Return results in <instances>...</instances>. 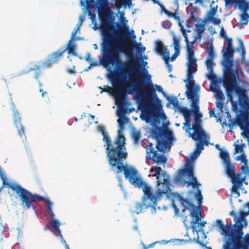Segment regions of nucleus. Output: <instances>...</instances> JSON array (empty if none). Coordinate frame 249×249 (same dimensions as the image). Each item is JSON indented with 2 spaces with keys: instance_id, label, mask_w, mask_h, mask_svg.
<instances>
[{
  "instance_id": "dca6fc26",
  "label": "nucleus",
  "mask_w": 249,
  "mask_h": 249,
  "mask_svg": "<svg viewBox=\"0 0 249 249\" xmlns=\"http://www.w3.org/2000/svg\"><path fill=\"white\" fill-rule=\"evenodd\" d=\"M215 146L218 150H220V157L222 160L225 171L227 175L231 178V180L236 174L235 173L234 166L231 162L229 153L227 151L222 150L219 145L216 144Z\"/></svg>"
},
{
  "instance_id": "39448f33",
  "label": "nucleus",
  "mask_w": 249,
  "mask_h": 249,
  "mask_svg": "<svg viewBox=\"0 0 249 249\" xmlns=\"http://www.w3.org/2000/svg\"><path fill=\"white\" fill-rule=\"evenodd\" d=\"M7 186L20 197L21 205L26 209H28L33 206V202L37 203L43 201L44 197L32 194L27 190L23 188L20 185L16 183H10L7 184Z\"/></svg>"
},
{
  "instance_id": "aec40b11",
  "label": "nucleus",
  "mask_w": 249,
  "mask_h": 249,
  "mask_svg": "<svg viewBox=\"0 0 249 249\" xmlns=\"http://www.w3.org/2000/svg\"><path fill=\"white\" fill-rule=\"evenodd\" d=\"M101 63L104 67L107 68L108 71L110 69V64H115L116 69L119 71H123L127 68L126 63L121 60L119 57H116L114 54V57L109 59L108 63H106L103 61V59L101 60Z\"/></svg>"
},
{
  "instance_id": "5701e85b",
  "label": "nucleus",
  "mask_w": 249,
  "mask_h": 249,
  "mask_svg": "<svg viewBox=\"0 0 249 249\" xmlns=\"http://www.w3.org/2000/svg\"><path fill=\"white\" fill-rule=\"evenodd\" d=\"M179 26L180 27V31L182 36L184 38V41L186 43V48L187 52V57L192 58L195 57V52L193 50V45L190 43L186 30L184 28L183 25L179 23Z\"/></svg>"
},
{
  "instance_id": "4d7b16f0",
  "label": "nucleus",
  "mask_w": 249,
  "mask_h": 249,
  "mask_svg": "<svg viewBox=\"0 0 249 249\" xmlns=\"http://www.w3.org/2000/svg\"><path fill=\"white\" fill-rule=\"evenodd\" d=\"M135 44L139 47V48L137 49V52L139 55L142 56V53H144L145 51V48L142 46L141 42L135 43Z\"/></svg>"
},
{
  "instance_id": "a878e982",
  "label": "nucleus",
  "mask_w": 249,
  "mask_h": 249,
  "mask_svg": "<svg viewBox=\"0 0 249 249\" xmlns=\"http://www.w3.org/2000/svg\"><path fill=\"white\" fill-rule=\"evenodd\" d=\"M193 168L194 162L188 160L184 165V168L179 169L178 174L179 175L185 174L188 177H193L194 175Z\"/></svg>"
},
{
  "instance_id": "72a5a7b5",
  "label": "nucleus",
  "mask_w": 249,
  "mask_h": 249,
  "mask_svg": "<svg viewBox=\"0 0 249 249\" xmlns=\"http://www.w3.org/2000/svg\"><path fill=\"white\" fill-rule=\"evenodd\" d=\"M236 3L238 5V9L242 12H249V1L246 0H237Z\"/></svg>"
},
{
  "instance_id": "bb28decb",
  "label": "nucleus",
  "mask_w": 249,
  "mask_h": 249,
  "mask_svg": "<svg viewBox=\"0 0 249 249\" xmlns=\"http://www.w3.org/2000/svg\"><path fill=\"white\" fill-rule=\"evenodd\" d=\"M249 215V210L247 212H240V216L236 219V222L233 224V227L238 229L239 226H242V228L247 226V222L246 220V217Z\"/></svg>"
},
{
  "instance_id": "4468645a",
  "label": "nucleus",
  "mask_w": 249,
  "mask_h": 249,
  "mask_svg": "<svg viewBox=\"0 0 249 249\" xmlns=\"http://www.w3.org/2000/svg\"><path fill=\"white\" fill-rule=\"evenodd\" d=\"M127 94L133 95V97L138 107L144 106L145 105L144 99L147 98L146 93H143L140 90L138 83L134 82L126 88Z\"/></svg>"
},
{
  "instance_id": "7c9ffc66",
  "label": "nucleus",
  "mask_w": 249,
  "mask_h": 249,
  "mask_svg": "<svg viewBox=\"0 0 249 249\" xmlns=\"http://www.w3.org/2000/svg\"><path fill=\"white\" fill-rule=\"evenodd\" d=\"M97 7H94L92 9H87L86 8L82 7V10L84 14L88 13L89 18L91 19V22L94 25V29L97 30L100 28V26H98L96 20V14L94 13Z\"/></svg>"
},
{
  "instance_id": "9b49d317",
  "label": "nucleus",
  "mask_w": 249,
  "mask_h": 249,
  "mask_svg": "<svg viewBox=\"0 0 249 249\" xmlns=\"http://www.w3.org/2000/svg\"><path fill=\"white\" fill-rule=\"evenodd\" d=\"M151 137L155 140H175L174 133L172 130L164 125L163 127H159L155 125L151 129Z\"/></svg>"
},
{
  "instance_id": "f8f14e48",
  "label": "nucleus",
  "mask_w": 249,
  "mask_h": 249,
  "mask_svg": "<svg viewBox=\"0 0 249 249\" xmlns=\"http://www.w3.org/2000/svg\"><path fill=\"white\" fill-rule=\"evenodd\" d=\"M198 118L195 117L194 123L193 124V132H189V136L193 140H208L210 139L209 135L201 126L200 118L202 117V114L198 113Z\"/></svg>"
},
{
  "instance_id": "1a4fd4ad",
  "label": "nucleus",
  "mask_w": 249,
  "mask_h": 249,
  "mask_svg": "<svg viewBox=\"0 0 249 249\" xmlns=\"http://www.w3.org/2000/svg\"><path fill=\"white\" fill-rule=\"evenodd\" d=\"M231 89H227V95L233 110L237 111L239 110V106L243 103L245 98H247L248 96L244 95L245 90L237 83L236 84H231Z\"/></svg>"
},
{
  "instance_id": "6e6d98bb",
  "label": "nucleus",
  "mask_w": 249,
  "mask_h": 249,
  "mask_svg": "<svg viewBox=\"0 0 249 249\" xmlns=\"http://www.w3.org/2000/svg\"><path fill=\"white\" fill-rule=\"evenodd\" d=\"M205 64L207 66V70L213 69L215 63L213 61V60L207 59L205 61Z\"/></svg>"
},
{
  "instance_id": "774afa93",
  "label": "nucleus",
  "mask_w": 249,
  "mask_h": 249,
  "mask_svg": "<svg viewBox=\"0 0 249 249\" xmlns=\"http://www.w3.org/2000/svg\"><path fill=\"white\" fill-rule=\"evenodd\" d=\"M195 196H196V198L197 199L199 203H201V202L203 199V196H202V195L201 194V191H200V190H199V189L197 190Z\"/></svg>"
},
{
  "instance_id": "3c124183",
  "label": "nucleus",
  "mask_w": 249,
  "mask_h": 249,
  "mask_svg": "<svg viewBox=\"0 0 249 249\" xmlns=\"http://www.w3.org/2000/svg\"><path fill=\"white\" fill-rule=\"evenodd\" d=\"M234 145L235 146V153H243L244 148L245 146V144H238L234 142Z\"/></svg>"
},
{
  "instance_id": "6ab92c4d",
  "label": "nucleus",
  "mask_w": 249,
  "mask_h": 249,
  "mask_svg": "<svg viewBox=\"0 0 249 249\" xmlns=\"http://www.w3.org/2000/svg\"><path fill=\"white\" fill-rule=\"evenodd\" d=\"M233 60H222L221 64L224 68V73L228 76L231 84H236L237 83V75L232 69Z\"/></svg>"
},
{
  "instance_id": "0eeeda50",
  "label": "nucleus",
  "mask_w": 249,
  "mask_h": 249,
  "mask_svg": "<svg viewBox=\"0 0 249 249\" xmlns=\"http://www.w3.org/2000/svg\"><path fill=\"white\" fill-rule=\"evenodd\" d=\"M243 228L240 225L230 238H228L223 246L224 249H249V234L243 238Z\"/></svg>"
},
{
  "instance_id": "4be33fe9",
  "label": "nucleus",
  "mask_w": 249,
  "mask_h": 249,
  "mask_svg": "<svg viewBox=\"0 0 249 249\" xmlns=\"http://www.w3.org/2000/svg\"><path fill=\"white\" fill-rule=\"evenodd\" d=\"M60 224L58 220H53L47 223L46 227L49 229L56 236L60 237L61 241L66 243L63 239V236L61 233V230L59 229Z\"/></svg>"
},
{
  "instance_id": "6e6552de",
  "label": "nucleus",
  "mask_w": 249,
  "mask_h": 249,
  "mask_svg": "<svg viewBox=\"0 0 249 249\" xmlns=\"http://www.w3.org/2000/svg\"><path fill=\"white\" fill-rule=\"evenodd\" d=\"M65 52L66 49H59L55 52H53L47 55L45 61L40 63V66L35 65L32 68L23 69L17 72L16 76H20L23 74H26L31 71L39 69L40 68L44 69L50 68L53 64H57L59 62Z\"/></svg>"
},
{
  "instance_id": "f3484780",
  "label": "nucleus",
  "mask_w": 249,
  "mask_h": 249,
  "mask_svg": "<svg viewBox=\"0 0 249 249\" xmlns=\"http://www.w3.org/2000/svg\"><path fill=\"white\" fill-rule=\"evenodd\" d=\"M200 87L198 85L193 86V88L187 89L185 92L186 96L191 102L192 110L194 112H199V107L198 101L199 98Z\"/></svg>"
},
{
  "instance_id": "58836bf2",
  "label": "nucleus",
  "mask_w": 249,
  "mask_h": 249,
  "mask_svg": "<svg viewBox=\"0 0 249 249\" xmlns=\"http://www.w3.org/2000/svg\"><path fill=\"white\" fill-rule=\"evenodd\" d=\"M97 131L99 133H100L103 136V140H110L108 133L106 130V128L103 125H99L97 128Z\"/></svg>"
},
{
  "instance_id": "49530a36",
  "label": "nucleus",
  "mask_w": 249,
  "mask_h": 249,
  "mask_svg": "<svg viewBox=\"0 0 249 249\" xmlns=\"http://www.w3.org/2000/svg\"><path fill=\"white\" fill-rule=\"evenodd\" d=\"M211 84L210 85V89L211 91L213 92H215L220 90L218 86V82L216 79L211 80Z\"/></svg>"
},
{
  "instance_id": "37998d69",
  "label": "nucleus",
  "mask_w": 249,
  "mask_h": 249,
  "mask_svg": "<svg viewBox=\"0 0 249 249\" xmlns=\"http://www.w3.org/2000/svg\"><path fill=\"white\" fill-rule=\"evenodd\" d=\"M217 7H212L210 10L208 11L206 16V19L208 21L211 18L214 17L216 14Z\"/></svg>"
},
{
  "instance_id": "338daca9",
  "label": "nucleus",
  "mask_w": 249,
  "mask_h": 249,
  "mask_svg": "<svg viewBox=\"0 0 249 249\" xmlns=\"http://www.w3.org/2000/svg\"><path fill=\"white\" fill-rule=\"evenodd\" d=\"M180 53V51L175 50L174 53L172 55L171 57H170L169 60L170 61H174L176 60L177 57L179 55Z\"/></svg>"
},
{
  "instance_id": "de8ad7c7",
  "label": "nucleus",
  "mask_w": 249,
  "mask_h": 249,
  "mask_svg": "<svg viewBox=\"0 0 249 249\" xmlns=\"http://www.w3.org/2000/svg\"><path fill=\"white\" fill-rule=\"evenodd\" d=\"M249 21V15L247 12H242L241 15L240 22L242 25L247 24Z\"/></svg>"
},
{
  "instance_id": "864d4df0",
  "label": "nucleus",
  "mask_w": 249,
  "mask_h": 249,
  "mask_svg": "<svg viewBox=\"0 0 249 249\" xmlns=\"http://www.w3.org/2000/svg\"><path fill=\"white\" fill-rule=\"evenodd\" d=\"M208 55L207 56V59L213 60L215 56V53L214 52L212 46L208 50Z\"/></svg>"
},
{
  "instance_id": "c03bdc74",
  "label": "nucleus",
  "mask_w": 249,
  "mask_h": 249,
  "mask_svg": "<svg viewBox=\"0 0 249 249\" xmlns=\"http://www.w3.org/2000/svg\"><path fill=\"white\" fill-rule=\"evenodd\" d=\"M240 108L249 113V97L245 98L243 103L239 106Z\"/></svg>"
},
{
  "instance_id": "4c0bfd02",
  "label": "nucleus",
  "mask_w": 249,
  "mask_h": 249,
  "mask_svg": "<svg viewBox=\"0 0 249 249\" xmlns=\"http://www.w3.org/2000/svg\"><path fill=\"white\" fill-rule=\"evenodd\" d=\"M142 75L145 76V78L144 80V85L145 86H147L149 87L150 90L153 88V86H154V84H153L152 82V75L148 72V74H142Z\"/></svg>"
},
{
  "instance_id": "a19ab883",
  "label": "nucleus",
  "mask_w": 249,
  "mask_h": 249,
  "mask_svg": "<svg viewBox=\"0 0 249 249\" xmlns=\"http://www.w3.org/2000/svg\"><path fill=\"white\" fill-rule=\"evenodd\" d=\"M125 111L124 110L121 108L119 107L117 110V115L119 117V121L121 122V123L124 122V123H126V121L127 120V118L125 116Z\"/></svg>"
},
{
  "instance_id": "13d9d810",
  "label": "nucleus",
  "mask_w": 249,
  "mask_h": 249,
  "mask_svg": "<svg viewBox=\"0 0 249 249\" xmlns=\"http://www.w3.org/2000/svg\"><path fill=\"white\" fill-rule=\"evenodd\" d=\"M208 72L206 74V76L208 79L212 80L214 79H216L215 75L214 74L213 72V69L212 70H208Z\"/></svg>"
},
{
  "instance_id": "e433bc0d",
  "label": "nucleus",
  "mask_w": 249,
  "mask_h": 249,
  "mask_svg": "<svg viewBox=\"0 0 249 249\" xmlns=\"http://www.w3.org/2000/svg\"><path fill=\"white\" fill-rule=\"evenodd\" d=\"M238 42L239 43V46L237 48V51L239 52H240L241 51V57H242L241 60L243 63H244L245 62V58H246L245 55H246V53L245 48L244 47L243 42L241 38L238 39Z\"/></svg>"
},
{
  "instance_id": "c9c22d12",
  "label": "nucleus",
  "mask_w": 249,
  "mask_h": 249,
  "mask_svg": "<svg viewBox=\"0 0 249 249\" xmlns=\"http://www.w3.org/2000/svg\"><path fill=\"white\" fill-rule=\"evenodd\" d=\"M237 160H240L241 162L244 163V165H242L241 167V170L243 172H246L247 170H248V160L247 159V157L245 155L244 153H242L240 155L238 156L237 157Z\"/></svg>"
},
{
  "instance_id": "423d86ee",
  "label": "nucleus",
  "mask_w": 249,
  "mask_h": 249,
  "mask_svg": "<svg viewBox=\"0 0 249 249\" xmlns=\"http://www.w3.org/2000/svg\"><path fill=\"white\" fill-rule=\"evenodd\" d=\"M180 201L181 205L183 206L182 210V212H184L187 209L192 208V210L190 213L193 219L191 221V226L193 231L203 232V227L206 223V221L200 222L201 218L203 217L201 212L198 208L190 202L187 199H184L180 197Z\"/></svg>"
},
{
  "instance_id": "412c9836",
  "label": "nucleus",
  "mask_w": 249,
  "mask_h": 249,
  "mask_svg": "<svg viewBox=\"0 0 249 249\" xmlns=\"http://www.w3.org/2000/svg\"><path fill=\"white\" fill-rule=\"evenodd\" d=\"M155 50L157 53L160 55L164 61L169 60L170 52L167 47L160 40L155 42Z\"/></svg>"
},
{
  "instance_id": "f704fd0d",
  "label": "nucleus",
  "mask_w": 249,
  "mask_h": 249,
  "mask_svg": "<svg viewBox=\"0 0 249 249\" xmlns=\"http://www.w3.org/2000/svg\"><path fill=\"white\" fill-rule=\"evenodd\" d=\"M119 123V129L118 131V135L116 136L115 140H126L124 136V122L121 123L119 120H117Z\"/></svg>"
},
{
  "instance_id": "2eb2a0df",
  "label": "nucleus",
  "mask_w": 249,
  "mask_h": 249,
  "mask_svg": "<svg viewBox=\"0 0 249 249\" xmlns=\"http://www.w3.org/2000/svg\"><path fill=\"white\" fill-rule=\"evenodd\" d=\"M187 79L184 80L183 82L186 83V89H188L193 88V86L196 85L193 80L194 76L193 74L197 71V59L195 57H192V58L187 57Z\"/></svg>"
},
{
  "instance_id": "bf43d9fd",
  "label": "nucleus",
  "mask_w": 249,
  "mask_h": 249,
  "mask_svg": "<svg viewBox=\"0 0 249 249\" xmlns=\"http://www.w3.org/2000/svg\"><path fill=\"white\" fill-rule=\"evenodd\" d=\"M119 17L122 25L124 26H125L128 22V20H127L126 18L124 17V13L123 12H120Z\"/></svg>"
},
{
  "instance_id": "cd10ccee",
  "label": "nucleus",
  "mask_w": 249,
  "mask_h": 249,
  "mask_svg": "<svg viewBox=\"0 0 249 249\" xmlns=\"http://www.w3.org/2000/svg\"><path fill=\"white\" fill-rule=\"evenodd\" d=\"M241 173L237 174L234 178L231 180L233 184V186L232 187L233 192H237V188L241 187L243 183L248 184V182L245 181L246 177L241 178Z\"/></svg>"
},
{
  "instance_id": "393cba45",
  "label": "nucleus",
  "mask_w": 249,
  "mask_h": 249,
  "mask_svg": "<svg viewBox=\"0 0 249 249\" xmlns=\"http://www.w3.org/2000/svg\"><path fill=\"white\" fill-rule=\"evenodd\" d=\"M234 50L232 46V40L228 38L227 40V48L223 53L222 60H233Z\"/></svg>"
},
{
  "instance_id": "7ed1b4c3",
  "label": "nucleus",
  "mask_w": 249,
  "mask_h": 249,
  "mask_svg": "<svg viewBox=\"0 0 249 249\" xmlns=\"http://www.w3.org/2000/svg\"><path fill=\"white\" fill-rule=\"evenodd\" d=\"M151 92V97L154 100V105H147L145 101L144 106L139 107L141 110L140 118L146 123H156L160 118L163 119L165 117L160 101L157 93L152 90Z\"/></svg>"
},
{
  "instance_id": "c85d7f7f",
  "label": "nucleus",
  "mask_w": 249,
  "mask_h": 249,
  "mask_svg": "<svg viewBox=\"0 0 249 249\" xmlns=\"http://www.w3.org/2000/svg\"><path fill=\"white\" fill-rule=\"evenodd\" d=\"M134 60L138 62L139 72L140 74H148V63L143 60V58L134 56Z\"/></svg>"
},
{
  "instance_id": "8fccbe9b",
  "label": "nucleus",
  "mask_w": 249,
  "mask_h": 249,
  "mask_svg": "<svg viewBox=\"0 0 249 249\" xmlns=\"http://www.w3.org/2000/svg\"><path fill=\"white\" fill-rule=\"evenodd\" d=\"M150 90H152L153 91L156 92V91H158V92L161 93L164 97L166 96V93L163 90L161 86L158 85L157 84H154L153 88H152Z\"/></svg>"
},
{
  "instance_id": "e2e57ef3",
  "label": "nucleus",
  "mask_w": 249,
  "mask_h": 249,
  "mask_svg": "<svg viewBox=\"0 0 249 249\" xmlns=\"http://www.w3.org/2000/svg\"><path fill=\"white\" fill-rule=\"evenodd\" d=\"M216 93V100H224V96L222 91L220 89L217 91L215 92Z\"/></svg>"
},
{
  "instance_id": "5fc2aeb1",
  "label": "nucleus",
  "mask_w": 249,
  "mask_h": 249,
  "mask_svg": "<svg viewBox=\"0 0 249 249\" xmlns=\"http://www.w3.org/2000/svg\"><path fill=\"white\" fill-rule=\"evenodd\" d=\"M192 178V181L188 182V185H192L193 188H198L200 185V184L198 183L196 178L194 177V175H193V177H190Z\"/></svg>"
},
{
  "instance_id": "c756f323",
  "label": "nucleus",
  "mask_w": 249,
  "mask_h": 249,
  "mask_svg": "<svg viewBox=\"0 0 249 249\" xmlns=\"http://www.w3.org/2000/svg\"><path fill=\"white\" fill-rule=\"evenodd\" d=\"M75 40L73 38H71L69 40L66 48H61V49H66L67 53L69 54H72L74 56H78L79 58L82 59V57L78 56L75 50L76 49V45L75 43Z\"/></svg>"
},
{
  "instance_id": "473e14b6",
  "label": "nucleus",
  "mask_w": 249,
  "mask_h": 249,
  "mask_svg": "<svg viewBox=\"0 0 249 249\" xmlns=\"http://www.w3.org/2000/svg\"><path fill=\"white\" fill-rule=\"evenodd\" d=\"M171 34L172 35L173 40V42L171 46L174 47V50L180 51L181 46L180 44V42L181 39V36H177L175 33L173 32H171Z\"/></svg>"
},
{
  "instance_id": "69168bd1",
  "label": "nucleus",
  "mask_w": 249,
  "mask_h": 249,
  "mask_svg": "<svg viewBox=\"0 0 249 249\" xmlns=\"http://www.w3.org/2000/svg\"><path fill=\"white\" fill-rule=\"evenodd\" d=\"M199 155V153L194 150V151L190 156V158L191 160L190 161L193 162V161L196 160V159L198 157Z\"/></svg>"
},
{
  "instance_id": "09e8293b",
  "label": "nucleus",
  "mask_w": 249,
  "mask_h": 249,
  "mask_svg": "<svg viewBox=\"0 0 249 249\" xmlns=\"http://www.w3.org/2000/svg\"><path fill=\"white\" fill-rule=\"evenodd\" d=\"M195 31L196 32V33H198L199 34V36H200V34H202L205 30V26L204 24H199V23H196L195 24Z\"/></svg>"
},
{
  "instance_id": "b1692460",
  "label": "nucleus",
  "mask_w": 249,
  "mask_h": 249,
  "mask_svg": "<svg viewBox=\"0 0 249 249\" xmlns=\"http://www.w3.org/2000/svg\"><path fill=\"white\" fill-rule=\"evenodd\" d=\"M216 225L219 228L221 234H224L225 236H228V238L231 237L236 231L235 227L232 228L231 226L226 227L221 220H216Z\"/></svg>"
},
{
  "instance_id": "20e7f679",
  "label": "nucleus",
  "mask_w": 249,
  "mask_h": 249,
  "mask_svg": "<svg viewBox=\"0 0 249 249\" xmlns=\"http://www.w3.org/2000/svg\"><path fill=\"white\" fill-rule=\"evenodd\" d=\"M235 112L240 113V115L238 116L237 119H232L231 115L227 112V118H228V122L226 120L223 121L222 125L223 126H228L231 129H232L233 126L237 124L243 130L242 135L244 139H246L247 140H249V129H248L249 126V113L246 112L244 110L242 109L239 106V110L234 111Z\"/></svg>"
},
{
  "instance_id": "9d476101",
  "label": "nucleus",
  "mask_w": 249,
  "mask_h": 249,
  "mask_svg": "<svg viewBox=\"0 0 249 249\" xmlns=\"http://www.w3.org/2000/svg\"><path fill=\"white\" fill-rule=\"evenodd\" d=\"M88 7H93L96 6L98 13L99 15L104 13H108L107 17V22L108 24L111 25L114 23L115 17L113 16V12L110 7L109 0H96L89 1V3H86Z\"/></svg>"
},
{
  "instance_id": "ddd939ff",
  "label": "nucleus",
  "mask_w": 249,
  "mask_h": 249,
  "mask_svg": "<svg viewBox=\"0 0 249 249\" xmlns=\"http://www.w3.org/2000/svg\"><path fill=\"white\" fill-rule=\"evenodd\" d=\"M103 42L101 43V53L103 61L106 63H108L109 59L114 57V52L110 43L111 38L106 34L102 31Z\"/></svg>"
},
{
  "instance_id": "a211bd4d",
  "label": "nucleus",
  "mask_w": 249,
  "mask_h": 249,
  "mask_svg": "<svg viewBox=\"0 0 249 249\" xmlns=\"http://www.w3.org/2000/svg\"><path fill=\"white\" fill-rule=\"evenodd\" d=\"M10 106L12 111V117L14 124L18 130V134L19 136H21L24 134V126L21 123V117L13 102L10 103Z\"/></svg>"
},
{
  "instance_id": "f257e3e1",
  "label": "nucleus",
  "mask_w": 249,
  "mask_h": 249,
  "mask_svg": "<svg viewBox=\"0 0 249 249\" xmlns=\"http://www.w3.org/2000/svg\"><path fill=\"white\" fill-rule=\"evenodd\" d=\"M106 142L107 156L112 169L117 168V174L124 171L125 178L132 184L139 188H142L147 199H149L152 202L155 203L163 195L169 193L170 179L166 172L163 171L161 167L152 166L150 169L151 173L154 172L152 176L156 178L157 182L156 193L154 195L151 188L138 176L137 171L134 168L127 167L124 164L123 159H125L127 156V153L124 151L125 149V141Z\"/></svg>"
},
{
  "instance_id": "a18cd8bd",
  "label": "nucleus",
  "mask_w": 249,
  "mask_h": 249,
  "mask_svg": "<svg viewBox=\"0 0 249 249\" xmlns=\"http://www.w3.org/2000/svg\"><path fill=\"white\" fill-rule=\"evenodd\" d=\"M169 102L172 104L174 107H176L179 105L177 98L175 96H169L167 94L164 97Z\"/></svg>"
},
{
  "instance_id": "052dcab7",
  "label": "nucleus",
  "mask_w": 249,
  "mask_h": 249,
  "mask_svg": "<svg viewBox=\"0 0 249 249\" xmlns=\"http://www.w3.org/2000/svg\"><path fill=\"white\" fill-rule=\"evenodd\" d=\"M0 177L2 180V185L4 186H7V184H10L11 182H9L7 181L5 176L2 172V171L0 170Z\"/></svg>"
},
{
  "instance_id": "79ce46f5",
  "label": "nucleus",
  "mask_w": 249,
  "mask_h": 249,
  "mask_svg": "<svg viewBox=\"0 0 249 249\" xmlns=\"http://www.w3.org/2000/svg\"><path fill=\"white\" fill-rule=\"evenodd\" d=\"M209 143H210L209 141H197L196 144V148L195 151L200 154L202 150L203 149L204 144L208 145Z\"/></svg>"
},
{
  "instance_id": "2f4dec72",
  "label": "nucleus",
  "mask_w": 249,
  "mask_h": 249,
  "mask_svg": "<svg viewBox=\"0 0 249 249\" xmlns=\"http://www.w3.org/2000/svg\"><path fill=\"white\" fill-rule=\"evenodd\" d=\"M146 201L147 199L143 198L142 202L136 203L134 207L133 212L137 214H139L142 212V210L143 209L147 208V207H149L150 205H148L146 203Z\"/></svg>"
},
{
  "instance_id": "0e129e2a",
  "label": "nucleus",
  "mask_w": 249,
  "mask_h": 249,
  "mask_svg": "<svg viewBox=\"0 0 249 249\" xmlns=\"http://www.w3.org/2000/svg\"><path fill=\"white\" fill-rule=\"evenodd\" d=\"M184 126H183V129L185 130L186 132L189 135V133L191 132V130H192L193 131V128H191L190 124H187V123H183Z\"/></svg>"
},
{
  "instance_id": "f03ea898",
  "label": "nucleus",
  "mask_w": 249,
  "mask_h": 249,
  "mask_svg": "<svg viewBox=\"0 0 249 249\" xmlns=\"http://www.w3.org/2000/svg\"><path fill=\"white\" fill-rule=\"evenodd\" d=\"M146 151V158L154 163L161 165L167 161L165 153L170 151L173 141H156L155 144L149 141H141Z\"/></svg>"
},
{
  "instance_id": "ea45409f",
  "label": "nucleus",
  "mask_w": 249,
  "mask_h": 249,
  "mask_svg": "<svg viewBox=\"0 0 249 249\" xmlns=\"http://www.w3.org/2000/svg\"><path fill=\"white\" fill-rule=\"evenodd\" d=\"M45 200L43 201L45 202L47 207V210L49 212V216L50 218H53L54 216V214L53 212L52 203L48 198H45Z\"/></svg>"
},
{
  "instance_id": "680f3d73",
  "label": "nucleus",
  "mask_w": 249,
  "mask_h": 249,
  "mask_svg": "<svg viewBox=\"0 0 249 249\" xmlns=\"http://www.w3.org/2000/svg\"><path fill=\"white\" fill-rule=\"evenodd\" d=\"M140 133L135 129H133L132 131V137L134 140H139L140 137Z\"/></svg>"
},
{
  "instance_id": "603ef678",
  "label": "nucleus",
  "mask_w": 249,
  "mask_h": 249,
  "mask_svg": "<svg viewBox=\"0 0 249 249\" xmlns=\"http://www.w3.org/2000/svg\"><path fill=\"white\" fill-rule=\"evenodd\" d=\"M120 80L122 82H127L130 80V74L129 72H123L119 77Z\"/></svg>"
}]
</instances>
